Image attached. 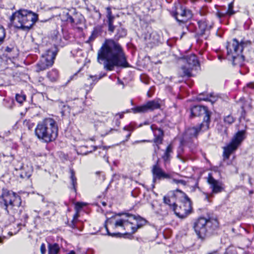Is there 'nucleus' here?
<instances>
[{
    "instance_id": "obj_38",
    "label": "nucleus",
    "mask_w": 254,
    "mask_h": 254,
    "mask_svg": "<svg viewBox=\"0 0 254 254\" xmlns=\"http://www.w3.org/2000/svg\"><path fill=\"white\" fill-rule=\"evenodd\" d=\"M65 17H66L65 19H64V20H65L67 22H69L71 23H73L74 22V19L68 13H66Z\"/></svg>"
},
{
    "instance_id": "obj_2",
    "label": "nucleus",
    "mask_w": 254,
    "mask_h": 254,
    "mask_svg": "<svg viewBox=\"0 0 254 254\" xmlns=\"http://www.w3.org/2000/svg\"><path fill=\"white\" fill-rule=\"evenodd\" d=\"M209 126V119L208 115L203 118L202 123L198 127H190L186 129L180 138V146L178 149V158H180L181 153L183 152V147L188 146L192 151L197 147V144L193 142V138H196L200 131H204L208 129Z\"/></svg>"
},
{
    "instance_id": "obj_39",
    "label": "nucleus",
    "mask_w": 254,
    "mask_h": 254,
    "mask_svg": "<svg viewBox=\"0 0 254 254\" xmlns=\"http://www.w3.org/2000/svg\"><path fill=\"white\" fill-rule=\"evenodd\" d=\"M108 24V30L113 32L115 30V26L113 25L114 21H107Z\"/></svg>"
},
{
    "instance_id": "obj_48",
    "label": "nucleus",
    "mask_w": 254,
    "mask_h": 254,
    "mask_svg": "<svg viewBox=\"0 0 254 254\" xmlns=\"http://www.w3.org/2000/svg\"><path fill=\"white\" fill-rule=\"evenodd\" d=\"M148 141V140H139V141H135V142H134L133 143V144H135V143H140V142H147Z\"/></svg>"
},
{
    "instance_id": "obj_47",
    "label": "nucleus",
    "mask_w": 254,
    "mask_h": 254,
    "mask_svg": "<svg viewBox=\"0 0 254 254\" xmlns=\"http://www.w3.org/2000/svg\"><path fill=\"white\" fill-rule=\"evenodd\" d=\"M181 183L182 184H183L185 185L186 184V182L183 180H179L176 179V184H179Z\"/></svg>"
},
{
    "instance_id": "obj_55",
    "label": "nucleus",
    "mask_w": 254,
    "mask_h": 254,
    "mask_svg": "<svg viewBox=\"0 0 254 254\" xmlns=\"http://www.w3.org/2000/svg\"><path fill=\"white\" fill-rule=\"evenodd\" d=\"M123 114H120V119L122 118H123Z\"/></svg>"
},
{
    "instance_id": "obj_4",
    "label": "nucleus",
    "mask_w": 254,
    "mask_h": 254,
    "mask_svg": "<svg viewBox=\"0 0 254 254\" xmlns=\"http://www.w3.org/2000/svg\"><path fill=\"white\" fill-rule=\"evenodd\" d=\"M38 19V15L30 10L20 9L10 17L12 25L16 28L28 31Z\"/></svg>"
},
{
    "instance_id": "obj_45",
    "label": "nucleus",
    "mask_w": 254,
    "mask_h": 254,
    "mask_svg": "<svg viewBox=\"0 0 254 254\" xmlns=\"http://www.w3.org/2000/svg\"><path fill=\"white\" fill-rule=\"evenodd\" d=\"M84 204L81 202H77L76 204V207L79 208H82L84 206Z\"/></svg>"
},
{
    "instance_id": "obj_53",
    "label": "nucleus",
    "mask_w": 254,
    "mask_h": 254,
    "mask_svg": "<svg viewBox=\"0 0 254 254\" xmlns=\"http://www.w3.org/2000/svg\"><path fill=\"white\" fill-rule=\"evenodd\" d=\"M102 179H101V180H102V181L104 180H105V179L104 175H102Z\"/></svg>"
},
{
    "instance_id": "obj_19",
    "label": "nucleus",
    "mask_w": 254,
    "mask_h": 254,
    "mask_svg": "<svg viewBox=\"0 0 254 254\" xmlns=\"http://www.w3.org/2000/svg\"><path fill=\"white\" fill-rule=\"evenodd\" d=\"M180 10V12L176 11V20L179 21H180L178 18V15H180L181 16L184 18V19L181 20L182 21H186L187 19L191 18L192 14L190 10L184 8L183 6H181Z\"/></svg>"
},
{
    "instance_id": "obj_49",
    "label": "nucleus",
    "mask_w": 254,
    "mask_h": 254,
    "mask_svg": "<svg viewBox=\"0 0 254 254\" xmlns=\"http://www.w3.org/2000/svg\"><path fill=\"white\" fill-rule=\"evenodd\" d=\"M71 227L73 228H74L75 227V225H74V220H73L71 222V224L70 225Z\"/></svg>"
},
{
    "instance_id": "obj_14",
    "label": "nucleus",
    "mask_w": 254,
    "mask_h": 254,
    "mask_svg": "<svg viewBox=\"0 0 254 254\" xmlns=\"http://www.w3.org/2000/svg\"><path fill=\"white\" fill-rule=\"evenodd\" d=\"M198 28L200 30V37L206 39L205 35H208L210 30L213 26V23L207 18H203L197 21Z\"/></svg>"
},
{
    "instance_id": "obj_22",
    "label": "nucleus",
    "mask_w": 254,
    "mask_h": 254,
    "mask_svg": "<svg viewBox=\"0 0 254 254\" xmlns=\"http://www.w3.org/2000/svg\"><path fill=\"white\" fill-rule=\"evenodd\" d=\"M217 97L213 96L212 94L206 95L204 96L203 94H199L197 97V100L199 101H207L210 102L211 103H214L216 101Z\"/></svg>"
},
{
    "instance_id": "obj_12",
    "label": "nucleus",
    "mask_w": 254,
    "mask_h": 254,
    "mask_svg": "<svg viewBox=\"0 0 254 254\" xmlns=\"http://www.w3.org/2000/svg\"><path fill=\"white\" fill-rule=\"evenodd\" d=\"M207 183L212 190L211 193L210 194L211 197L213 196V194L220 193L224 190V185L223 183L215 179L211 173L208 174Z\"/></svg>"
},
{
    "instance_id": "obj_10",
    "label": "nucleus",
    "mask_w": 254,
    "mask_h": 254,
    "mask_svg": "<svg viewBox=\"0 0 254 254\" xmlns=\"http://www.w3.org/2000/svg\"><path fill=\"white\" fill-rule=\"evenodd\" d=\"M119 216H122V217L117 220L115 226V227H121L123 229L126 231V233H134L137 230V227L134 226V222L132 219H134L133 214L130 213H119Z\"/></svg>"
},
{
    "instance_id": "obj_17",
    "label": "nucleus",
    "mask_w": 254,
    "mask_h": 254,
    "mask_svg": "<svg viewBox=\"0 0 254 254\" xmlns=\"http://www.w3.org/2000/svg\"><path fill=\"white\" fill-rule=\"evenodd\" d=\"M204 114V118L208 115L210 119V114L206 107L201 106H194L191 109V116L196 117Z\"/></svg>"
},
{
    "instance_id": "obj_16",
    "label": "nucleus",
    "mask_w": 254,
    "mask_h": 254,
    "mask_svg": "<svg viewBox=\"0 0 254 254\" xmlns=\"http://www.w3.org/2000/svg\"><path fill=\"white\" fill-rule=\"evenodd\" d=\"M144 40L150 43L156 44L160 41V36L156 32L152 30H148L147 33L144 34Z\"/></svg>"
},
{
    "instance_id": "obj_5",
    "label": "nucleus",
    "mask_w": 254,
    "mask_h": 254,
    "mask_svg": "<svg viewBox=\"0 0 254 254\" xmlns=\"http://www.w3.org/2000/svg\"><path fill=\"white\" fill-rule=\"evenodd\" d=\"M248 41H242L239 42L236 39H233L228 42L227 45V58L232 61L234 65L242 66L244 57L242 55L243 49L247 45Z\"/></svg>"
},
{
    "instance_id": "obj_11",
    "label": "nucleus",
    "mask_w": 254,
    "mask_h": 254,
    "mask_svg": "<svg viewBox=\"0 0 254 254\" xmlns=\"http://www.w3.org/2000/svg\"><path fill=\"white\" fill-rule=\"evenodd\" d=\"M183 198L176 204V215L183 219L186 218L192 212L191 203L186 194L183 193Z\"/></svg>"
},
{
    "instance_id": "obj_29",
    "label": "nucleus",
    "mask_w": 254,
    "mask_h": 254,
    "mask_svg": "<svg viewBox=\"0 0 254 254\" xmlns=\"http://www.w3.org/2000/svg\"><path fill=\"white\" fill-rule=\"evenodd\" d=\"M208 254H220L218 251H214ZM224 254H238L236 249L233 248H228L226 250Z\"/></svg>"
},
{
    "instance_id": "obj_35",
    "label": "nucleus",
    "mask_w": 254,
    "mask_h": 254,
    "mask_svg": "<svg viewBox=\"0 0 254 254\" xmlns=\"http://www.w3.org/2000/svg\"><path fill=\"white\" fill-rule=\"evenodd\" d=\"M235 121V119L231 115H228L225 117L224 119V122L225 124L231 125Z\"/></svg>"
},
{
    "instance_id": "obj_37",
    "label": "nucleus",
    "mask_w": 254,
    "mask_h": 254,
    "mask_svg": "<svg viewBox=\"0 0 254 254\" xmlns=\"http://www.w3.org/2000/svg\"><path fill=\"white\" fill-rule=\"evenodd\" d=\"M124 130L129 131L130 132L127 135L126 141H127L131 135V132L133 130V127L130 126H126L124 127Z\"/></svg>"
},
{
    "instance_id": "obj_21",
    "label": "nucleus",
    "mask_w": 254,
    "mask_h": 254,
    "mask_svg": "<svg viewBox=\"0 0 254 254\" xmlns=\"http://www.w3.org/2000/svg\"><path fill=\"white\" fill-rule=\"evenodd\" d=\"M21 172L20 177L23 179H28L32 174V169L31 166H22L20 168Z\"/></svg>"
},
{
    "instance_id": "obj_57",
    "label": "nucleus",
    "mask_w": 254,
    "mask_h": 254,
    "mask_svg": "<svg viewBox=\"0 0 254 254\" xmlns=\"http://www.w3.org/2000/svg\"><path fill=\"white\" fill-rule=\"evenodd\" d=\"M102 148L103 149H106L107 148V147H106V146H103V147H102Z\"/></svg>"
},
{
    "instance_id": "obj_31",
    "label": "nucleus",
    "mask_w": 254,
    "mask_h": 254,
    "mask_svg": "<svg viewBox=\"0 0 254 254\" xmlns=\"http://www.w3.org/2000/svg\"><path fill=\"white\" fill-rule=\"evenodd\" d=\"M106 17L107 18V21H114L115 16L112 14L111 9L110 7L106 8Z\"/></svg>"
},
{
    "instance_id": "obj_51",
    "label": "nucleus",
    "mask_w": 254,
    "mask_h": 254,
    "mask_svg": "<svg viewBox=\"0 0 254 254\" xmlns=\"http://www.w3.org/2000/svg\"><path fill=\"white\" fill-rule=\"evenodd\" d=\"M209 195L208 194H205V198L206 199H208Z\"/></svg>"
},
{
    "instance_id": "obj_9",
    "label": "nucleus",
    "mask_w": 254,
    "mask_h": 254,
    "mask_svg": "<svg viewBox=\"0 0 254 254\" xmlns=\"http://www.w3.org/2000/svg\"><path fill=\"white\" fill-rule=\"evenodd\" d=\"M57 53V51L55 48L46 51L36 64V72L44 71L52 66L54 63Z\"/></svg>"
},
{
    "instance_id": "obj_15",
    "label": "nucleus",
    "mask_w": 254,
    "mask_h": 254,
    "mask_svg": "<svg viewBox=\"0 0 254 254\" xmlns=\"http://www.w3.org/2000/svg\"><path fill=\"white\" fill-rule=\"evenodd\" d=\"M152 173L153 174V183L154 184L158 180L169 178V175L166 174L157 164L153 166Z\"/></svg>"
},
{
    "instance_id": "obj_30",
    "label": "nucleus",
    "mask_w": 254,
    "mask_h": 254,
    "mask_svg": "<svg viewBox=\"0 0 254 254\" xmlns=\"http://www.w3.org/2000/svg\"><path fill=\"white\" fill-rule=\"evenodd\" d=\"M173 152V148L171 146V145H169L165 152V154L164 156H163V158L165 161H167L169 160L170 159V153Z\"/></svg>"
},
{
    "instance_id": "obj_62",
    "label": "nucleus",
    "mask_w": 254,
    "mask_h": 254,
    "mask_svg": "<svg viewBox=\"0 0 254 254\" xmlns=\"http://www.w3.org/2000/svg\"><path fill=\"white\" fill-rule=\"evenodd\" d=\"M106 161H107V162H108V158H107L106 159Z\"/></svg>"
},
{
    "instance_id": "obj_26",
    "label": "nucleus",
    "mask_w": 254,
    "mask_h": 254,
    "mask_svg": "<svg viewBox=\"0 0 254 254\" xmlns=\"http://www.w3.org/2000/svg\"><path fill=\"white\" fill-rule=\"evenodd\" d=\"M233 3L231 2L228 5V8L227 11H225L223 12H218L217 14L219 17H224L227 14L231 15L234 14V13H235L233 9Z\"/></svg>"
},
{
    "instance_id": "obj_23",
    "label": "nucleus",
    "mask_w": 254,
    "mask_h": 254,
    "mask_svg": "<svg viewBox=\"0 0 254 254\" xmlns=\"http://www.w3.org/2000/svg\"><path fill=\"white\" fill-rule=\"evenodd\" d=\"M133 216L134 217V219H132V221L134 222V226L136 227H137V229L141 228L145 224L146 221L144 219L141 218L139 216L133 215Z\"/></svg>"
},
{
    "instance_id": "obj_59",
    "label": "nucleus",
    "mask_w": 254,
    "mask_h": 254,
    "mask_svg": "<svg viewBox=\"0 0 254 254\" xmlns=\"http://www.w3.org/2000/svg\"><path fill=\"white\" fill-rule=\"evenodd\" d=\"M102 204H103V205H106V203L105 202H103Z\"/></svg>"
},
{
    "instance_id": "obj_28",
    "label": "nucleus",
    "mask_w": 254,
    "mask_h": 254,
    "mask_svg": "<svg viewBox=\"0 0 254 254\" xmlns=\"http://www.w3.org/2000/svg\"><path fill=\"white\" fill-rule=\"evenodd\" d=\"M127 34V31L125 29L120 27L118 29L117 33L115 36L116 40H119L120 38L125 37Z\"/></svg>"
},
{
    "instance_id": "obj_41",
    "label": "nucleus",
    "mask_w": 254,
    "mask_h": 254,
    "mask_svg": "<svg viewBox=\"0 0 254 254\" xmlns=\"http://www.w3.org/2000/svg\"><path fill=\"white\" fill-rule=\"evenodd\" d=\"M69 107L65 105H63V109H62L61 113L62 115H64L66 112H69Z\"/></svg>"
},
{
    "instance_id": "obj_7",
    "label": "nucleus",
    "mask_w": 254,
    "mask_h": 254,
    "mask_svg": "<svg viewBox=\"0 0 254 254\" xmlns=\"http://www.w3.org/2000/svg\"><path fill=\"white\" fill-rule=\"evenodd\" d=\"M176 63L181 66L179 74L181 77L191 76L192 69L199 65L197 58L194 54L183 57L176 55Z\"/></svg>"
},
{
    "instance_id": "obj_46",
    "label": "nucleus",
    "mask_w": 254,
    "mask_h": 254,
    "mask_svg": "<svg viewBox=\"0 0 254 254\" xmlns=\"http://www.w3.org/2000/svg\"><path fill=\"white\" fill-rule=\"evenodd\" d=\"M84 204L81 202H77L76 204V207L79 208H82L84 206Z\"/></svg>"
},
{
    "instance_id": "obj_1",
    "label": "nucleus",
    "mask_w": 254,
    "mask_h": 254,
    "mask_svg": "<svg viewBox=\"0 0 254 254\" xmlns=\"http://www.w3.org/2000/svg\"><path fill=\"white\" fill-rule=\"evenodd\" d=\"M97 61L109 71L113 70L115 66H129L122 47L112 39L106 40L98 50Z\"/></svg>"
},
{
    "instance_id": "obj_42",
    "label": "nucleus",
    "mask_w": 254,
    "mask_h": 254,
    "mask_svg": "<svg viewBox=\"0 0 254 254\" xmlns=\"http://www.w3.org/2000/svg\"><path fill=\"white\" fill-rule=\"evenodd\" d=\"M40 251L42 254H45L46 249L45 244L43 243L41 245Z\"/></svg>"
},
{
    "instance_id": "obj_24",
    "label": "nucleus",
    "mask_w": 254,
    "mask_h": 254,
    "mask_svg": "<svg viewBox=\"0 0 254 254\" xmlns=\"http://www.w3.org/2000/svg\"><path fill=\"white\" fill-rule=\"evenodd\" d=\"M48 254H58L60 251V247L58 244H48Z\"/></svg>"
},
{
    "instance_id": "obj_33",
    "label": "nucleus",
    "mask_w": 254,
    "mask_h": 254,
    "mask_svg": "<svg viewBox=\"0 0 254 254\" xmlns=\"http://www.w3.org/2000/svg\"><path fill=\"white\" fill-rule=\"evenodd\" d=\"M101 31V28L99 27H95L92 33V35L89 37V39L90 40H94L100 33Z\"/></svg>"
},
{
    "instance_id": "obj_34",
    "label": "nucleus",
    "mask_w": 254,
    "mask_h": 254,
    "mask_svg": "<svg viewBox=\"0 0 254 254\" xmlns=\"http://www.w3.org/2000/svg\"><path fill=\"white\" fill-rule=\"evenodd\" d=\"M244 90L246 92L251 93L254 90V83L250 82L248 83L246 86L244 88Z\"/></svg>"
},
{
    "instance_id": "obj_56",
    "label": "nucleus",
    "mask_w": 254,
    "mask_h": 254,
    "mask_svg": "<svg viewBox=\"0 0 254 254\" xmlns=\"http://www.w3.org/2000/svg\"><path fill=\"white\" fill-rule=\"evenodd\" d=\"M100 173H101V172H96V175H99V174H100Z\"/></svg>"
},
{
    "instance_id": "obj_32",
    "label": "nucleus",
    "mask_w": 254,
    "mask_h": 254,
    "mask_svg": "<svg viewBox=\"0 0 254 254\" xmlns=\"http://www.w3.org/2000/svg\"><path fill=\"white\" fill-rule=\"evenodd\" d=\"M5 35V29L2 25H0V46L4 42Z\"/></svg>"
},
{
    "instance_id": "obj_58",
    "label": "nucleus",
    "mask_w": 254,
    "mask_h": 254,
    "mask_svg": "<svg viewBox=\"0 0 254 254\" xmlns=\"http://www.w3.org/2000/svg\"><path fill=\"white\" fill-rule=\"evenodd\" d=\"M97 149V146L94 147V150H95Z\"/></svg>"
},
{
    "instance_id": "obj_36",
    "label": "nucleus",
    "mask_w": 254,
    "mask_h": 254,
    "mask_svg": "<svg viewBox=\"0 0 254 254\" xmlns=\"http://www.w3.org/2000/svg\"><path fill=\"white\" fill-rule=\"evenodd\" d=\"M15 98L18 103L22 104L25 100L26 96L24 95L16 94Z\"/></svg>"
},
{
    "instance_id": "obj_50",
    "label": "nucleus",
    "mask_w": 254,
    "mask_h": 254,
    "mask_svg": "<svg viewBox=\"0 0 254 254\" xmlns=\"http://www.w3.org/2000/svg\"><path fill=\"white\" fill-rule=\"evenodd\" d=\"M67 254H75V253L74 251H71L69 253Z\"/></svg>"
},
{
    "instance_id": "obj_13",
    "label": "nucleus",
    "mask_w": 254,
    "mask_h": 254,
    "mask_svg": "<svg viewBox=\"0 0 254 254\" xmlns=\"http://www.w3.org/2000/svg\"><path fill=\"white\" fill-rule=\"evenodd\" d=\"M160 108V104L158 100H153L147 102L145 104L132 108L134 113H145L148 110L153 111Z\"/></svg>"
},
{
    "instance_id": "obj_27",
    "label": "nucleus",
    "mask_w": 254,
    "mask_h": 254,
    "mask_svg": "<svg viewBox=\"0 0 254 254\" xmlns=\"http://www.w3.org/2000/svg\"><path fill=\"white\" fill-rule=\"evenodd\" d=\"M70 182L71 185H72V189L74 190L75 192L76 191V187L77 185V179L75 176V173L73 170L70 169Z\"/></svg>"
},
{
    "instance_id": "obj_44",
    "label": "nucleus",
    "mask_w": 254,
    "mask_h": 254,
    "mask_svg": "<svg viewBox=\"0 0 254 254\" xmlns=\"http://www.w3.org/2000/svg\"><path fill=\"white\" fill-rule=\"evenodd\" d=\"M106 230H107V233H108V234L110 236H116V235H120V233H110L107 228V227H106Z\"/></svg>"
},
{
    "instance_id": "obj_3",
    "label": "nucleus",
    "mask_w": 254,
    "mask_h": 254,
    "mask_svg": "<svg viewBox=\"0 0 254 254\" xmlns=\"http://www.w3.org/2000/svg\"><path fill=\"white\" fill-rule=\"evenodd\" d=\"M35 135L39 139L50 142L56 139L58 134L56 121L52 118H46L40 122L35 129Z\"/></svg>"
},
{
    "instance_id": "obj_6",
    "label": "nucleus",
    "mask_w": 254,
    "mask_h": 254,
    "mask_svg": "<svg viewBox=\"0 0 254 254\" xmlns=\"http://www.w3.org/2000/svg\"><path fill=\"white\" fill-rule=\"evenodd\" d=\"M219 226L217 219L199 218L194 223V231L198 237L202 240L209 236Z\"/></svg>"
},
{
    "instance_id": "obj_61",
    "label": "nucleus",
    "mask_w": 254,
    "mask_h": 254,
    "mask_svg": "<svg viewBox=\"0 0 254 254\" xmlns=\"http://www.w3.org/2000/svg\"><path fill=\"white\" fill-rule=\"evenodd\" d=\"M253 193V191H250V193H251H251Z\"/></svg>"
},
{
    "instance_id": "obj_8",
    "label": "nucleus",
    "mask_w": 254,
    "mask_h": 254,
    "mask_svg": "<svg viewBox=\"0 0 254 254\" xmlns=\"http://www.w3.org/2000/svg\"><path fill=\"white\" fill-rule=\"evenodd\" d=\"M246 138V131H238L233 137L231 141L223 148V157L224 160L228 159L230 155L235 151Z\"/></svg>"
},
{
    "instance_id": "obj_25",
    "label": "nucleus",
    "mask_w": 254,
    "mask_h": 254,
    "mask_svg": "<svg viewBox=\"0 0 254 254\" xmlns=\"http://www.w3.org/2000/svg\"><path fill=\"white\" fill-rule=\"evenodd\" d=\"M47 77L52 82L56 81L59 77L58 71L56 69H53L47 73Z\"/></svg>"
},
{
    "instance_id": "obj_60",
    "label": "nucleus",
    "mask_w": 254,
    "mask_h": 254,
    "mask_svg": "<svg viewBox=\"0 0 254 254\" xmlns=\"http://www.w3.org/2000/svg\"><path fill=\"white\" fill-rule=\"evenodd\" d=\"M49 211H47L46 213H45V215H47L48 213H49Z\"/></svg>"
},
{
    "instance_id": "obj_20",
    "label": "nucleus",
    "mask_w": 254,
    "mask_h": 254,
    "mask_svg": "<svg viewBox=\"0 0 254 254\" xmlns=\"http://www.w3.org/2000/svg\"><path fill=\"white\" fill-rule=\"evenodd\" d=\"M151 128L154 135V141L156 144H160L162 142L163 131L160 128H156L154 125L151 126Z\"/></svg>"
},
{
    "instance_id": "obj_54",
    "label": "nucleus",
    "mask_w": 254,
    "mask_h": 254,
    "mask_svg": "<svg viewBox=\"0 0 254 254\" xmlns=\"http://www.w3.org/2000/svg\"><path fill=\"white\" fill-rule=\"evenodd\" d=\"M242 110H243V111L244 112H245V107H244V106H242Z\"/></svg>"
},
{
    "instance_id": "obj_64",
    "label": "nucleus",
    "mask_w": 254,
    "mask_h": 254,
    "mask_svg": "<svg viewBox=\"0 0 254 254\" xmlns=\"http://www.w3.org/2000/svg\"><path fill=\"white\" fill-rule=\"evenodd\" d=\"M42 201H44V198H43V199H42Z\"/></svg>"
},
{
    "instance_id": "obj_52",
    "label": "nucleus",
    "mask_w": 254,
    "mask_h": 254,
    "mask_svg": "<svg viewBox=\"0 0 254 254\" xmlns=\"http://www.w3.org/2000/svg\"><path fill=\"white\" fill-rule=\"evenodd\" d=\"M171 15L173 17H175V12L172 11L171 12Z\"/></svg>"
},
{
    "instance_id": "obj_63",
    "label": "nucleus",
    "mask_w": 254,
    "mask_h": 254,
    "mask_svg": "<svg viewBox=\"0 0 254 254\" xmlns=\"http://www.w3.org/2000/svg\"><path fill=\"white\" fill-rule=\"evenodd\" d=\"M176 191L181 192V191L179 190H176Z\"/></svg>"
},
{
    "instance_id": "obj_40",
    "label": "nucleus",
    "mask_w": 254,
    "mask_h": 254,
    "mask_svg": "<svg viewBox=\"0 0 254 254\" xmlns=\"http://www.w3.org/2000/svg\"><path fill=\"white\" fill-rule=\"evenodd\" d=\"M102 77V76H101L98 77L97 75H90L89 77L88 78V80H89L90 79H92V80L93 81V83H94V82H97L99 79H101ZM90 84H92V83H90Z\"/></svg>"
},
{
    "instance_id": "obj_43",
    "label": "nucleus",
    "mask_w": 254,
    "mask_h": 254,
    "mask_svg": "<svg viewBox=\"0 0 254 254\" xmlns=\"http://www.w3.org/2000/svg\"><path fill=\"white\" fill-rule=\"evenodd\" d=\"M12 50H13L12 47H9L7 46L5 49V51L7 53H10L11 52H12Z\"/></svg>"
},
{
    "instance_id": "obj_18",
    "label": "nucleus",
    "mask_w": 254,
    "mask_h": 254,
    "mask_svg": "<svg viewBox=\"0 0 254 254\" xmlns=\"http://www.w3.org/2000/svg\"><path fill=\"white\" fill-rule=\"evenodd\" d=\"M164 202L175 212V191H171L164 196Z\"/></svg>"
}]
</instances>
